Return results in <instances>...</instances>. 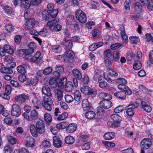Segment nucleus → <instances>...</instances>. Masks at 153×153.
I'll use <instances>...</instances> for the list:
<instances>
[{"instance_id":"1","label":"nucleus","mask_w":153,"mask_h":153,"mask_svg":"<svg viewBox=\"0 0 153 153\" xmlns=\"http://www.w3.org/2000/svg\"><path fill=\"white\" fill-rule=\"evenodd\" d=\"M30 130L32 135L34 137H37L38 132L42 133L45 131L44 125H31Z\"/></svg>"},{"instance_id":"2","label":"nucleus","mask_w":153,"mask_h":153,"mask_svg":"<svg viewBox=\"0 0 153 153\" xmlns=\"http://www.w3.org/2000/svg\"><path fill=\"white\" fill-rule=\"evenodd\" d=\"M59 21V19H56L52 21L48 22L47 24V26L49 29L53 31H57L61 30V25L56 24Z\"/></svg>"},{"instance_id":"3","label":"nucleus","mask_w":153,"mask_h":153,"mask_svg":"<svg viewBox=\"0 0 153 153\" xmlns=\"http://www.w3.org/2000/svg\"><path fill=\"white\" fill-rule=\"evenodd\" d=\"M35 44L33 42H31L28 44V47L29 48L20 50L19 51V53L20 55H25L26 56H29L33 53L34 52L33 48L35 47Z\"/></svg>"},{"instance_id":"4","label":"nucleus","mask_w":153,"mask_h":153,"mask_svg":"<svg viewBox=\"0 0 153 153\" xmlns=\"http://www.w3.org/2000/svg\"><path fill=\"white\" fill-rule=\"evenodd\" d=\"M81 92L86 95H90L95 97L97 94V90L94 88H91L88 86H84L80 88Z\"/></svg>"},{"instance_id":"5","label":"nucleus","mask_w":153,"mask_h":153,"mask_svg":"<svg viewBox=\"0 0 153 153\" xmlns=\"http://www.w3.org/2000/svg\"><path fill=\"white\" fill-rule=\"evenodd\" d=\"M76 16L77 20L82 23H84L86 21L87 18L85 13L80 9L76 11Z\"/></svg>"},{"instance_id":"6","label":"nucleus","mask_w":153,"mask_h":153,"mask_svg":"<svg viewBox=\"0 0 153 153\" xmlns=\"http://www.w3.org/2000/svg\"><path fill=\"white\" fill-rule=\"evenodd\" d=\"M139 105V104L137 102H134L128 105L126 109V113L128 115L131 117L134 114V109L137 108Z\"/></svg>"},{"instance_id":"7","label":"nucleus","mask_w":153,"mask_h":153,"mask_svg":"<svg viewBox=\"0 0 153 153\" xmlns=\"http://www.w3.org/2000/svg\"><path fill=\"white\" fill-rule=\"evenodd\" d=\"M29 100L28 95L25 94L17 95L15 97V101L19 104L23 103Z\"/></svg>"},{"instance_id":"8","label":"nucleus","mask_w":153,"mask_h":153,"mask_svg":"<svg viewBox=\"0 0 153 153\" xmlns=\"http://www.w3.org/2000/svg\"><path fill=\"white\" fill-rule=\"evenodd\" d=\"M152 144V142L150 139L144 138L141 141L140 146L141 149H147L150 147Z\"/></svg>"},{"instance_id":"9","label":"nucleus","mask_w":153,"mask_h":153,"mask_svg":"<svg viewBox=\"0 0 153 153\" xmlns=\"http://www.w3.org/2000/svg\"><path fill=\"white\" fill-rule=\"evenodd\" d=\"M21 109L19 106L17 104H13L12 105L11 115L12 116L19 117L21 114Z\"/></svg>"},{"instance_id":"10","label":"nucleus","mask_w":153,"mask_h":153,"mask_svg":"<svg viewBox=\"0 0 153 153\" xmlns=\"http://www.w3.org/2000/svg\"><path fill=\"white\" fill-rule=\"evenodd\" d=\"M82 106L83 110L86 111L91 110L92 108L91 104L86 99H85L82 100Z\"/></svg>"},{"instance_id":"11","label":"nucleus","mask_w":153,"mask_h":153,"mask_svg":"<svg viewBox=\"0 0 153 153\" xmlns=\"http://www.w3.org/2000/svg\"><path fill=\"white\" fill-rule=\"evenodd\" d=\"M54 97L56 100L58 101L62 100L63 97V92L60 89L55 88L54 90Z\"/></svg>"},{"instance_id":"12","label":"nucleus","mask_w":153,"mask_h":153,"mask_svg":"<svg viewBox=\"0 0 153 153\" xmlns=\"http://www.w3.org/2000/svg\"><path fill=\"white\" fill-rule=\"evenodd\" d=\"M35 24V19L31 18L28 19V20L26 22L24 25L25 27L27 29H29L30 28H33Z\"/></svg>"},{"instance_id":"13","label":"nucleus","mask_w":153,"mask_h":153,"mask_svg":"<svg viewBox=\"0 0 153 153\" xmlns=\"http://www.w3.org/2000/svg\"><path fill=\"white\" fill-rule=\"evenodd\" d=\"M110 100H103L101 101L100 102V106L105 108H109L112 105L111 102Z\"/></svg>"},{"instance_id":"14","label":"nucleus","mask_w":153,"mask_h":153,"mask_svg":"<svg viewBox=\"0 0 153 153\" xmlns=\"http://www.w3.org/2000/svg\"><path fill=\"white\" fill-rule=\"evenodd\" d=\"M30 104L32 106L36 108L37 109L39 108L41 106L40 101L36 97H34L33 99L31 101Z\"/></svg>"},{"instance_id":"15","label":"nucleus","mask_w":153,"mask_h":153,"mask_svg":"<svg viewBox=\"0 0 153 153\" xmlns=\"http://www.w3.org/2000/svg\"><path fill=\"white\" fill-rule=\"evenodd\" d=\"M89 137V136L86 135H82L79 136L77 140V143L79 144L77 145L79 146L80 145L87 142L88 140Z\"/></svg>"},{"instance_id":"16","label":"nucleus","mask_w":153,"mask_h":153,"mask_svg":"<svg viewBox=\"0 0 153 153\" xmlns=\"http://www.w3.org/2000/svg\"><path fill=\"white\" fill-rule=\"evenodd\" d=\"M65 57L64 59L65 61H68L69 59H71L74 58V53L71 50H68L66 51L65 53Z\"/></svg>"},{"instance_id":"17","label":"nucleus","mask_w":153,"mask_h":153,"mask_svg":"<svg viewBox=\"0 0 153 153\" xmlns=\"http://www.w3.org/2000/svg\"><path fill=\"white\" fill-rule=\"evenodd\" d=\"M42 92L45 94V96L52 97V94L51 93L50 88L48 86H45L43 87L42 90Z\"/></svg>"},{"instance_id":"18","label":"nucleus","mask_w":153,"mask_h":153,"mask_svg":"<svg viewBox=\"0 0 153 153\" xmlns=\"http://www.w3.org/2000/svg\"><path fill=\"white\" fill-rule=\"evenodd\" d=\"M62 141L60 139L56 136H54L53 138V145L57 148H60L62 146Z\"/></svg>"},{"instance_id":"19","label":"nucleus","mask_w":153,"mask_h":153,"mask_svg":"<svg viewBox=\"0 0 153 153\" xmlns=\"http://www.w3.org/2000/svg\"><path fill=\"white\" fill-rule=\"evenodd\" d=\"M110 117L114 122V123H119L122 120V118L117 114H112L111 116Z\"/></svg>"},{"instance_id":"20","label":"nucleus","mask_w":153,"mask_h":153,"mask_svg":"<svg viewBox=\"0 0 153 153\" xmlns=\"http://www.w3.org/2000/svg\"><path fill=\"white\" fill-rule=\"evenodd\" d=\"M99 97L104 100H110L112 98V96L109 94L106 93L102 92L99 94Z\"/></svg>"},{"instance_id":"21","label":"nucleus","mask_w":153,"mask_h":153,"mask_svg":"<svg viewBox=\"0 0 153 153\" xmlns=\"http://www.w3.org/2000/svg\"><path fill=\"white\" fill-rule=\"evenodd\" d=\"M115 135V134L114 132H108L105 133L103 137L105 140H110L114 138Z\"/></svg>"},{"instance_id":"22","label":"nucleus","mask_w":153,"mask_h":153,"mask_svg":"<svg viewBox=\"0 0 153 153\" xmlns=\"http://www.w3.org/2000/svg\"><path fill=\"white\" fill-rule=\"evenodd\" d=\"M31 5L30 1L29 0H21L20 6L22 7L28 8Z\"/></svg>"},{"instance_id":"23","label":"nucleus","mask_w":153,"mask_h":153,"mask_svg":"<svg viewBox=\"0 0 153 153\" xmlns=\"http://www.w3.org/2000/svg\"><path fill=\"white\" fill-rule=\"evenodd\" d=\"M114 95L121 99L124 100L126 98V94L125 91H123L115 93Z\"/></svg>"},{"instance_id":"24","label":"nucleus","mask_w":153,"mask_h":153,"mask_svg":"<svg viewBox=\"0 0 153 153\" xmlns=\"http://www.w3.org/2000/svg\"><path fill=\"white\" fill-rule=\"evenodd\" d=\"M74 88V86L72 82L70 81L66 82L65 85V91L68 92L71 91Z\"/></svg>"},{"instance_id":"25","label":"nucleus","mask_w":153,"mask_h":153,"mask_svg":"<svg viewBox=\"0 0 153 153\" xmlns=\"http://www.w3.org/2000/svg\"><path fill=\"white\" fill-rule=\"evenodd\" d=\"M38 118V114L36 110H32L30 113V120L31 121L37 119Z\"/></svg>"},{"instance_id":"26","label":"nucleus","mask_w":153,"mask_h":153,"mask_svg":"<svg viewBox=\"0 0 153 153\" xmlns=\"http://www.w3.org/2000/svg\"><path fill=\"white\" fill-rule=\"evenodd\" d=\"M141 104L143 108L146 111L149 112L151 111L152 108L151 107L145 102L141 101Z\"/></svg>"},{"instance_id":"27","label":"nucleus","mask_w":153,"mask_h":153,"mask_svg":"<svg viewBox=\"0 0 153 153\" xmlns=\"http://www.w3.org/2000/svg\"><path fill=\"white\" fill-rule=\"evenodd\" d=\"M62 43L68 48H71L73 46L72 42L70 40H67L65 38L63 39Z\"/></svg>"},{"instance_id":"28","label":"nucleus","mask_w":153,"mask_h":153,"mask_svg":"<svg viewBox=\"0 0 153 153\" xmlns=\"http://www.w3.org/2000/svg\"><path fill=\"white\" fill-rule=\"evenodd\" d=\"M85 114V117L88 119L91 120L93 119L95 116V113L92 111H87Z\"/></svg>"},{"instance_id":"29","label":"nucleus","mask_w":153,"mask_h":153,"mask_svg":"<svg viewBox=\"0 0 153 153\" xmlns=\"http://www.w3.org/2000/svg\"><path fill=\"white\" fill-rule=\"evenodd\" d=\"M72 73L74 77L77 78L78 79L80 80L82 78L81 74L79 70L74 69L72 70Z\"/></svg>"},{"instance_id":"30","label":"nucleus","mask_w":153,"mask_h":153,"mask_svg":"<svg viewBox=\"0 0 153 153\" xmlns=\"http://www.w3.org/2000/svg\"><path fill=\"white\" fill-rule=\"evenodd\" d=\"M74 142V138L71 136H68L65 138V143L68 144H72Z\"/></svg>"},{"instance_id":"31","label":"nucleus","mask_w":153,"mask_h":153,"mask_svg":"<svg viewBox=\"0 0 153 153\" xmlns=\"http://www.w3.org/2000/svg\"><path fill=\"white\" fill-rule=\"evenodd\" d=\"M132 0H126L124 2V6L125 9L127 12L129 11L130 7L131 5Z\"/></svg>"},{"instance_id":"32","label":"nucleus","mask_w":153,"mask_h":153,"mask_svg":"<svg viewBox=\"0 0 153 153\" xmlns=\"http://www.w3.org/2000/svg\"><path fill=\"white\" fill-rule=\"evenodd\" d=\"M112 60L108 58H104V63L107 68H109L112 66Z\"/></svg>"},{"instance_id":"33","label":"nucleus","mask_w":153,"mask_h":153,"mask_svg":"<svg viewBox=\"0 0 153 153\" xmlns=\"http://www.w3.org/2000/svg\"><path fill=\"white\" fill-rule=\"evenodd\" d=\"M1 71L4 73L11 74L13 71L12 69L10 67H2L1 69Z\"/></svg>"},{"instance_id":"34","label":"nucleus","mask_w":153,"mask_h":153,"mask_svg":"<svg viewBox=\"0 0 153 153\" xmlns=\"http://www.w3.org/2000/svg\"><path fill=\"white\" fill-rule=\"evenodd\" d=\"M141 67V64L139 60H136L134 61L133 64V68L135 70H138L140 69Z\"/></svg>"},{"instance_id":"35","label":"nucleus","mask_w":153,"mask_h":153,"mask_svg":"<svg viewBox=\"0 0 153 153\" xmlns=\"http://www.w3.org/2000/svg\"><path fill=\"white\" fill-rule=\"evenodd\" d=\"M3 48L4 51L7 53L10 54L13 53V49L9 45H5L4 46Z\"/></svg>"},{"instance_id":"36","label":"nucleus","mask_w":153,"mask_h":153,"mask_svg":"<svg viewBox=\"0 0 153 153\" xmlns=\"http://www.w3.org/2000/svg\"><path fill=\"white\" fill-rule=\"evenodd\" d=\"M59 128L58 125H53L51 127V130L53 135H56L58 133Z\"/></svg>"},{"instance_id":"37","label":"nucleus","mask_w":153,"mask_h":153,"mask_svg":"<svg viewBox=\"0 0 153 153\" xmlns=\"http://www.w3.org/2000/svg\"><path fill=\"white\" fill-rule=\"evenodd\" d=\"M44 108L46 110L51 111L53 103H42Z\"/></svg>"},{"instance_id":"38","label":"nucleus","mask_w":153,"mask_h":153,"mask_svg":"<svg viewBox=\"0 0 153 153\" xmlns=\"http://www.w3.org/2000/svg\"><path fill=\"white\" fill-rule=\"evenodd\" d=\"M49 96H44L43 97V100L42 101V103H53L52 99Z\"/></svg>"},{"instance_id":"39","label":"nucleus","mask_w":153,"mask_h":153,"mask_svg":"<svg viewBox=\"0 0 153 153\" xmlns=\"http://www.w3.org/2000/svg\"><path fill=\"white\" fill-rule=\"evenodd\" d=\"M77 125H68L66 128L67 131L69 132L74 131L76 129Z\"/></svg>"},{"instance_id":"40","label":"nucleus","mask_w":153,"mask_h":153,"mask_svg":"<svg viewBox=\"0 0 153 153\" xmlns=\"http://www.w3.org/2000/svg\"><path fill=\"white\" fill-rule=\"evenodd\" d=\"M7 138L9 142L11 145H14L16 143V139L14 137L8 135Z\"/></svg>"},{"instance_id":"41","label":"nucleus","mask_w":153,"mask_h":153,"mask_svg":"<svg viewBox=\"0 0 153 153\" xmlns=\"http://www.w3.org/2000/svg\"><path fill=\"white\" fill-rule=\"evenodd\" d=\"M113 59L114 61L116 62L120 58L119 52L118 50L114 51L113 53Z\"/></svg>"},{"instance_id":"42","label":"nucleus","mask_w":153,"mask_h":153,"mask_svg":"<svg viewBox=\"0 0 153 153\" xmlns=\"http://www.w3.org/2000/svg\"><path fill=\"white\" fill-rule=\"evenodd\" d=\"M42 16L44 19L48 20L50 18V15L48 11L44 10L42 12Z\"/></svg>"},{"instance_id":"43","label":"nucleus","mask_w":153,"mask_h":153,"mask_svg":"<svg viewBox=\"0 0 153 153\" xmlns=\"http://www.w3.org/2000/svg\"><path fill=\"white\" fill-rule=\"evenodd\" d=\"M81 97V94L78 90H76L74 92V99L77 101H79Z\"/></svg>"},{"instance_id":"44","label":"nucleus","mask_w":153,"mask_h":153,"mask_svg":"<svg viewBox=\"0 0 153 153\" xmlns=\"http://www.w3.org/2000/svg\"><path fill=\"white\" fill-rule=\"evenodd\" d=\"M44 119L46 122L48 123H50L52 120V117L49 114L46 113L44 115Z\"/></svg>"},{"instance_id":"45","label":"nucleus","mask_w":153,"mask_h":153,"mask_svg":"<svg viewBox=\"0 0 153 153\" xmlns=\"http://www.w3.org/2000/svg\"><path fill=\"white\" fill-rule=\"evenodd\" d=\"M112 51L110 49L105 50L104 51V57L110 58V57L113 53Z\"/></svg>"},{"instance_id":"46","label":"nucleus","mask_w":153,"mask_h":153,"mask_svg":"<svg viewBox=\"0 0 153 153\" xmlns=\"http://www.w3.org/2000/svg\"><path fill=\"white\" fill-rule=\"evenodd\" d=\"M89 82V79L88 76L86 74H84L83 75V77L81 80V83L83 84H87Z\"/></svg>"},{"instance_id":"47","label":"nucleus","mask_w":153,"mask_h":153,"mask_svg":"<svg viewBox=\"0 0 153 153\" xmlns=\"http://www.w3.org/2000/svg\"><path fill=\"white\" fill-rule=\"evenodd\" d=\"M66 79L65 78L62 79L61 81L58 83V87L61 88H64V86H65L66 83Z\"/></svg>"},{"instance_id":"48","label":"nucleus","mask_w":153,"mask_h":153,"mask_svg":"<svg viewBox=\"0 0 153 153\" xmlns=\"http://www.w3.org/2000/svg\"><path fill=\"white\" fill-rule=\"evenodd\" d=\"M48 12L50 16L53 18L56 17L58 13V10L57 9L53 10L51 11H48Z\"/></svg>"},{"instance_id":"49","label":"nucleus","mask_w":153,"mask_h":153,"mask_svg":"<svg viewBox=\"0 0 153 153\" xmlns=\"http://www.w3.org/2000/svg\"><path fill=\"white\" fill-rule=\"evenodd\" d=\"M5 28L6 30L9 32H10L13 30V27L11 24H7L5 25Z\"/></svg>"},{"instance_id":"50","label":"nucleus","mask_w":153,"mask_h":153,"mask_svg":"<svg viewBox=\"0 0 153 153\" xmlns=\"http://www.w3.org/2000/svg\"><path fill=\"white\" fill-rule=\"evenodd\" d=\"M17 69L18 72L21 74H24L26 72L25 67L22 65L19 66L17 67Z\"/></svg>"},{"instance_id":"51","label":"nucleus","mask_w":153,"mask_h":153,"mask_svg":"<svg viewBox=\"0 0 153 153\" xmlns=\"http://www.w3.org/2000/svg\"><path fill=\"white\" fill-rule=\"evenodd\" d=\"M52 50L53 52L57 53L61 51V48L59 45L54 46L52 47Z\"/></svg>"},{"instance_id":"52","label":"nucleus","mask_w":153,"mask_h":153,"mask_svg":"<svg viewBox=\"0 0 153 153\" xmlns=\"http://www.w3.org/2000/svg\"><path fill=\"white\" fill-rule=\"evenodd\" d=\"M41 55L40 52H37L34 56L31 59V61L34 62L37 60Z\"/></svg>"},{"instance_id":"53","label":"nucleus","mask_w":153,"mask_h":153,"mask_svg":"<svg viewBox=\"0 0 153 153\" xmlns=\"http://www.w3.org/2000/svg\"><path fill=\"white\" fill-rule=\"evenodd\" d=\"M66 101L68 103H70L74 100L73 97L71 95L66 94L65 97Z\"/></svg>"},{"instance_id":"54","label":"nucleus","mask_w":153,"mask_h":153,"mask_svg":"<svg viewBox=\"0 0 153 153\" xmlns=\"http://www.w3.org/2000/svg\"><path fill=\"white\" fill-rule=\"evenodd\" d=\"M68 116V114L67 113H65L62 114L61 115H59L57 118V120H63L67 118Z\"/></svg>"},{"instance_id":"55","label":"nucleus","mask_w":153,"mask_h":153,"mask_svg":"<svg viewBox=\"0 0 153 153\" xmlns=\"http://www.w3.org/2000/svg\"><path fill=\"white\" fill-rule=\"evenodd\" d=\"M49 84L51 86L54 87L56 85V78H51L49 80Z\"/></svg>"},{"instance_id":"56","label":"nucleus","mask_w":153,"mask_h":153,"mask_svg":"<svg viewBox=\"0 0 153 153\" xmlns=\"http://www.w3.org/2000/svg\"><path fill=\"white\" fill-rule=\"evenodd\" d=\"M10 83L12 86L16 88H19L20 87H22V86L20 85L18 82L17 81L14 80H11L10 81Z\"/></svg>"},{"instance_id":"57","label":"nucleus","mask_w":153,"mask_h":153,"mask_svg":"<svg viewBox=\"0 0 153 153\" xmlns=\"http://www.w3.org/2000/svg\"><path fill=\"white\" fill-rule=\"evenodd\" d=\"M90 145L89 142L85 143L82 145V149L83 150H88L90 148Z\"/></svg>"},{"instance_id":"58","label":"nucleus","mask_w":153,"mask_h":153,"mask_svg":"<svg viewBox=\"0 0 153 153\" xmlns=\"http://www.w3.org/2000/svg\"><path fill=\"white\" fill-rule=\"evenodd\" d=\"M18 78L19 80L22 83L27 80L26 76L23 74L19 75L18 76Z\"/></svg>"},{"instance_id":"59","label":"nucleus","mask_w":153,"mask_h":153,"mask_svg":"<svg viewBox=\"0 0 153 153\" xmlns=\"http://www.w3.org/2000/svg\"><path fill=\"white\" fill-rule=\"evenodd\" d=\"M52 71V68L51 67H47L44 69L43 73L45 75L51 73Z\"/></svg>"},{"instance_id":"60","label":"nucleus","mask_w":153,"mask_h":153,"mask_svg":"<svg viewBox=\"0 0 153 153\" xmlns=\"http://www.w3.org/2000/svg\"><path fill=\"white\" fill-rule=\"evenodd\" d=\"M97 113L99 115H102L105 113V110H104L101 106L98 107L97 108Z\"/></svg>"},{"instance_id":"61","label":"nucleus","mask_w":153,"mask_h":153,"mask_svg":"<svg viewBox=\"0 0 153 153\" xmlns=\"http://www.w3.org/2000/svg\"><path fill=\"white\" fill-rule=\"evenodd\" d=\"M27 145L28 147H32L34 146V139L33 138H30L29 141L27 143Z\"/></svg>"},{"instance_id":"62","label":"nucleus","mask_w":153,"mask_h":153,"mask_svg":"<svg viewBox=\"0 0 153 153\" xmlns=\"http://www.w3.org/2000/svg\"><path fill=\"white\" fill-rule=\"evenodd\" d=\"M116 82L117 83H120L123 84H126L127 82L126 80L123 78H119L117 79L116 80Z\"/></svg>"},{"instance_id":"63","label":"nucleus","mask_w":153,"mask_h":153,"mask_svg":"<svg viewBox=\"0 0 153 153\" xmlns=\"http://www.w3.org/2000/svg\"><path fill=\"white\" fill-rule=\"evenodd\" d=\"M108 72L109 74L111 76L115 77L117 76V73L113 69H109L108 70Z\"/></svg>"},{"instance_id":"64","label":"nucleus","mask_w":153,"mask_h":153,"mask_svg":"<svg viewBox=\"0 0 153 153\" xmlns=\"http://www.w3.org/2000/svg\"><path fill=\"white\" fill-rule=\"evenodd\" d=\"M134 56V54H133L132 53L129 51L127 53L126 58L128 60L131 61Z\"/></svg>"}]
</instances>
